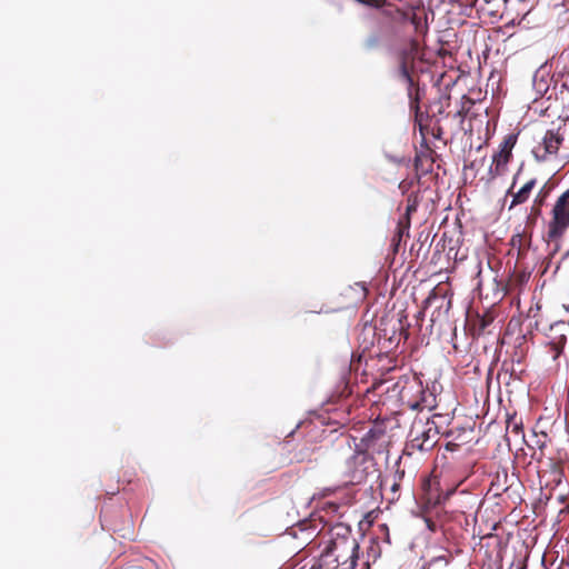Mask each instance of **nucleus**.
Segmentation results:
<instances>
[{
	"mask_svg": "<svg viewBox=\"0 0 569 569\" xmlns=\"http://www.w3.org/2000/svg\"><path fill=\"white\" fill-rule=\"evenodd\" d=\"M548 222V237L561 238L569 228V189L556 200Z\"/></svg>",
	"mask_w": 569,
	"mask_h": 569,
	"instance_id": "nucleus-1",
	"label": "nucleus"
},
{
	"mask_svg": "<svg viewBox=\"0 0 569 569\" xmlns=\"http://www.w3.org/2000/svg\"><path fill=\"white\" fill-rule=\"evenodd\" d=\"M565 140V132L561 128L548 130L540 143L533 150V157L538 161H550L557 158L559 149Z\"/></svg>",
	"mask_w": 569,
	"mask_h": 569,
	"instance_id": "nucleus-2",
	"label": "nucleus"
},
{
	"mask_svg": "<svg viewBox=\"0 0 569 569\" xmlns=\"http://www.w3.org/2000/svg\"><path fill=\"white\" fill-rule=\"evenodd\" d=\"M517 134H507L499 146V150L492 156L489 174L492 179L507 172L508 163L512 158V149L517 143Z\"/></svg>",
	"mask_w": 569,
	"mask_h": 569,
	"instance_id": "nucleus-3",
	"label": "nucleus"
},
{
	"mask_svg": "<svg viewBox=\"0 0 569 569\" xmlns=\"http://www.w3.org/2000/svg\"><path fill=\"white\" fill-rule=\"evenodd\" d=\"M358 548V545L351 540V541H342V542H335L332 547L328 550L326 557H333L335 560L338 563L346 565L348 560H351V565L355 562V552Z\"/></svg>",
	"mask_w": 569,
	"mask_h": 569,
	"instance_id": "nucleus-4",
	"label": "nucleus"
},
{
	"mask_svg": "<svg viewBox=\"0 0 569 569\" xmlns=\"http://www.w3.org/2000/svg\"><path fill=\"white\" fill-rule=\"evenodd\" d=\"M536 186V180L531 179L525 183V186L516 193L512 194V201L510 204V209L517 204L523 203L529 199V196L532 189Z\"/></svg>",
	"mask_w": 569,
	"mask_h": 569,
	"instance_id": "nucleus-5",
	"label": "nucleus"
},
{
	"mask_svg": "<svg viewBox=\"0 0 569 569\" xmlns=\"http://www.w3.org/2000/svg\"><path fill=\"white\" fill-rule=\"evenodd\" d=\"M432 431L431 428H428L427 430H418V427L415 426L412 432H415L417 436L412 439L413 442H418L417 447L419 449H425L426 447L432 446L433 441H430V432Z\"/></svg>",
	"mask_w": 569,
	"mask_h": 569,
	"instance_id": "nucleus-6",
	"label": "nucleus"
},
{
	"mask_svg": "<svg viewBox=\"0 0 569 569\" xmlns=\"http://www.w3.org/2000/svg\"><path fill=\"white\" fill-rule=\"evenodd\" d=\"M563 346H565V338L563 337H561L558 342H552L550 345V349L552 351V359L553 360L558 359V357L561 355Z\"/></svg>",
	"mask_w": 569,
	"mask_h": 569,
	"instance_id": "nucleus-7",
	"label": "nucleus"
}]
</instances>
